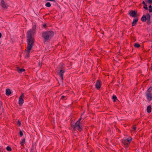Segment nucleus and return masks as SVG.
<instances>
[{
	"label": "nucleus",
	"instance_id": "5",
	"mask_svg": "<svg viewBox=\"0 0 152 152\" xmlns=\"http://www.w3.org/2000/svg\"><path fill=\"white\" fill-rule=\"evenodd\" d=\"M73 127L76 129L80 132H82L83 130V128L81 123L76 122L75 125H73Z\"/></svg>",
	"mask_w": 152,
	"mask_h": 152
},
{
	"label": "nucleus",
	"instance_id": "13",
	"mask_svg": "<svg viewBox=\"0 0 152 152\" xmlns=\"http://www.w3.org/2000/svg\"><path fill=\"white\" fill-rule=\"evenodd\" d=\"M11 92L10 91V89L7 88L6 90V94L7 96H9L11 94Z\"/></svg>",
	"mask_w": 152,
	"mask_h": 152
},
{
	"label": "nucleus",
	"instance_id": "39",
	"mask_svg": "<svg viewBox=\"0 0 152 152\" xmlns=\"http://www.w3.org/2000/svg\"><path fill=\"white\" fill-rule=\"evenodd\" d=\"M2 34H1L0 32V38L1 37Z\"/></svg>",
	"mask_w": 152,
	"mask_h": 152
},
{
	"label": "nucleus",
	"instance_id": "1",
	"mask_svg": "<svg viewBox=\"0 0 152 152\" xmlns=\"http://www.w3.org/2000/svg\"><path fill=\"white\" fill-rule=\"evenodd\" d=\"M36 24L35 23H33L31 29L28 31L27 32V41L34 42V39L33 37V35L36 32Z\"/></svg>",
	"mask_w": 152,
	"mask_h": 152
},
{
	"label": "nucleus",
	"instance_id": "23",
	"mask_svg": "<svg viewBox=\"0 0 152 152\" xmlns=\"http://www.w3.org/2000/svg\"><path fill=\"white\" fill-rule=\"evenodd\" d=\"M47 27V24L46 23H44L42 25V27L44 28H46Z\"/></svg>",
	"mask_w": 152,
	"mask_h": 152
},
{
	"label": "nucleus",
	"instance_id": "7",
	"mask_svg": "<svg viewBox=\"0 0 152 152\" xmlns=\"http://www.w3.org/2000/svg\"><path fill=\"white\" fill-rule=\"evenodd\" d=\"M130 16L134 18L135 19H138L137 12L134 10H131L129 13Z\"/></svg>",
	"mask_w": 152,
	"mask_h": 152
},
{
	"label": "nucleus",
	"instance_id": "16",
	"mask_svg": "<svg viewBox=\"0 0 152 152\" xmlns=\"http://www.w3.org/2000/svg\"><path fill=\"white\" fill-rule=\"evenodd\" d=\"M25 71V69H18V72L19 73H21L22 72H24Z\"/></svg>",
	"mask_w": 152,
	"mask_h": 152
},
{
	"label": "nucleus",
	"instance_id": "33",
	"mask_svg": "<svg viewBox=\"0 0 152 152\" xmlns=\"http://www.w3.org/2000/svg\"><path fill=\"white\" fill-rule=\"evenodd\" d=\"M65 97V96H62L61 97V99H64V97Z\"/></svg>",
	"mask_w": 152,
	"mask_h": 152
},
{
	"label": "nucleus",
	"instance_id": "2",
	"mask_svg": "<svg viewBox=\"0 0 152 152\" xmlns=\"http://www.w3.org/2000/svg\"><path fill=\"white\" fill-rule=\"evenodd\" d=\"M54 35L53 32L51 31H47L42 32V37L45 42L50 39Z\"/></svg>",
	"mask_w": 152,
	"mask_h": 152
},
{
	"label": "nucleus",
	"instance_id": "38",
	"mask_svg": "<svg viewBox=\"0 0 152 152\" xmlns=\"http://www.w3.org/2000/svg\"><path fill=\"white\" fill-rule=\"evenodd\" d=\"M151 69L152 71V64H151Z\"/></svg>",
	"mask_w": 152,
	"mask_h": 152
},
{
	"label": "nucleus",
	"instance_id": "26",
	"mask_svg": "<svg viewBox=\"0 0 152 152\" xmlns=\"http://www.w3.org/2000/svg\"><path fill=\"white\" fill-rule=\"evenodd\" d=\"M141 19H147L146 18V15H143Z\"/></svg>",
	"mask_w": 152,
	"mask_h": 152
},
{
	"label": "nucleus",
	"instance_id": "45",
	"mask_svg": "<svg viewBox=\"0 0 152 152\" xmlns=\"http://www.w3.org/2000/svg\"><path fill=\"white\" fill-rule=\"evenodd\" d=\"M148 20V21H150V19H149V20Z\"/></svg>",
	"mask_w": 152,
	"mask_h": 152
},
{
	"label": "nucleus",
	"instance_id": "41",
	"mask_svg": "<svg viewBox=\"0 0 152 152\" xmlns=\"http://www.w3.org/2000/svg\"><path fill=\"white\" fill-rule=\"evenodd\" d=\"M148 24H149V22L148 21Z\"/></svg>",
	"mask_w": 152,
	"mask_h": 152
},
{
	"label": "nucleus",
	"instance_id": "37",
	"mask_svg": "<svg viewBox=\"0 0 152 152\" xmlns=\"http://www.w3.org/2000/svg\"><path fill=\"white\" fill-rule=\"evenodd\" d=\"M18 124H19V125H20V122L19 121H18Z\"/></svg>",
	"mask_w": 152,
	"mask_h": 152
},
{
	"label": "nucleus",
	"instance_id": "34",
	"mask_svg": "<svg viewBox=\"0 0 152 152\" xmlns=\"http://www.w3.org/2000/svg\"><path fill=\"white\" fill-rule=\"evenodd\" d=\"M142 3V4H143L144 5H146L145 2V1H143Z\"/></svg>",
	"mask_w": 152,
	"mask_h": 152
},
{
	"label": "nucleus",
	"instance_id": "32",
	"mask_svg": "<svg viewBox=\"0 0 152 152\" xmlns=\"http://www.w3.org/2000/svg\"><path fill=\"white\" fill-rule=\"evenodd\" d=\"M132 129H133V130H134V131H135V130L136 129V127H135V126H133V127Z\"/></svg>",
	"mask_w": 152,
	"mask_h": 152
},
{
	"label": "nucleus",
	"instance_id": "28",
	"mask_svg": "<svg viewBox=\"0 0 152 152\" xmlns=\"http://www.w3.org/2000/svg\"><path fill=\"white\" fill-rule=\"evenodd\" d=\"M19 134L20 136H22L23 135V132L21 131H20V132Z\"/></svg>",
	"mask_w": 152,
	"mask_h": 152
},
{
	"label": "nucleus",
	"instance_id": "31",
	"mask_svg": "<svg viewBox=\"0 0 152 152\" xmlns=\"http://www.w3.org/2000/svg\"><path fill=\"white\" fill-rule=\"evenodd\" d=\"M81 119V118H80L76 122L80 123V121Z\"/></svg>",
	"mask_w": 152,
	"mask_h": 152
},
{
	"label": "nucleus",
	"instance_id": "25",
	"mask_svg": "<svg viewBox=\"0 0 152 152\" xmlns=\"http://www.w3.org/2000/svg\"><path fill=\"white\" fill-rule=\"evenodd\" d=\"M146 18L147 19H150V16L149 14H148L147 15H146Z\"/></svg>",
	"mask_w": 152,
	"mask_h": 152
},
{
	"label": "nucleus",
	"instance_id": "12",
	"mask_svg": "<svg viewBox=\"0 0 152 152\" xmlns=\"http://www.w3.org/2000/svg\"><path fill=\"white\" fill-rule=\"evenodd\" d=\"M151 106L149 105L148 106L147 108V111L148 113H150L151 112Z\"/></svg>",
	"mask_w": 152,
	"mask_h": 152
},
{
	"label": "nucleus",
	"instance_id": "6",
	"mask_svg": "<svg viewBox=\"0 0 152 152\" xmlns=\"http://www.w3.org/2000/svg\"><path fill=\"white\" fill-rule=\"evenodd\" d=\"M0 6L4 9H7L9 5L6 1H4V0H1Z\"/></svg>",
	"mask_w": 152,
	"mask_h": 152
},
{
	"label": "nucleus",
	"instance_id": "3",
	"mask_svg": "<svg viewBox=\"0 0 152 152\" xmlns=\"http://www.w3.org/2000/svg\"><path fill=\"white\" fill-rule=\"evenodd\" d=\"M27 48L24 52V56L25 58H28L30 55V50L31 49L33 46L34 42L27 41Z\"/></svg>",
	"mask_w": 152,
	"mask_h": 152
},
{
	"label": "nucleus",
	"instance_id": "44",
	"mask_svg": "<svg viewBox=\"0 0 152 152\" xmlns=\"http://www.w3.org/2000/svg\"><path fill=\"white\" fill-rule=\"evenodd\" d=\"M40 64H39V66H40Z\"/></svg>",
	"mask_w": 152,
	"mask_h": 152
},
{
	"label": "nucleus",
	"instance_id": "4",
	"mask_svg": "<svg viewBox=\"0 0 152 152\" xmlns=\"http://www.w3.org/2000/svg\"><path fill=\"white\" fill-rule=\"evenodd\" d=\"M132 140V138L130 137L127 139L122 140V142L124 145L125 147L128 148Z\"/></svg>",
	"mask_w": 152,
	"mask_h": 152
},
{
	"label": "nucleus",
	"instance_id": "15",
	"mask_svg": "<svg viewBox=\"0 0 152 152\" xmlns=\"http://www.w3.org/2000/svg\"><path fill=\"white\" fill-rule=\"evenodd\" d=\"M152 88L151 87H150L146 91V93H151V92L152 91Z\"/></svg>",
	"mask_w": 152,
	"mask_h": 152
},
{
	"label": "nucleus",
	"instance_id": "22",
	"mask_svg": "<svg viewBox=\"0 0 152 152\" xmlns=\"http://www.w3.org/2000/svg\"><path fill=\"white\" fill-rule=\"evenodd\" d=\"M113 99L114 102H115L116 99H117V97L116 96L113 95Z\"/></svg>",
	"mask_w": 152,
	"mask_h": 152
},
{
	"label": "nucleus",
	"instance_id": "40",
	"mask_svg": "<svg viewBox=\"0 0 152 152\" xmlns=\"http://www.w3.org/2000/svg\"><path fill=\"white\" fill-rule=\"evenodd\" d=\"M118 131L119 132H121V131L119 129H118Z\"/></svg>",
	"mask_w": 152,
	"mask_h": 152
},
{
	"label": "nucleus",
	"instance_id": "35",
	"mask_svg": "<svg viewBox=\"0 0 152 152\" xmlns=\"http://www.w3.org/2000/svg\"><path fill=\"white\" fill-rule=\"evenodd\" d=\"M143 22H146L147 20H141Z\"/></svg>",
	"mask_w": 152,
	"mask_h": 152
},
{
	"label": "nucleus",
	"instance_id": "42",
	"mask_svg": "<svg viewBox=\"0 0 152 152\" xmlns=\"http://www.w3.org/2000/svg\"><path fill=\"white\" fill-rule=\"evenodd\" d=\"M148 24H149V22L148 21Z\"/></svg>",
	"mask_w": 152,
	"mask_h": 152
},
{
	"label": "nucleus",
	"instance_id": "14",
	"mask_svg": "<svg viewBox=\"0 0 152 152\" xmlns=\"http://www.w3.org/2000/svg\"><path fill=\"white\" fill-rule=\"evenodd\" d=\"M138 20H134L132 23V26L135 25L137 22H138Z\"/></svg>",
	"mask_w": 152,
	"mask_h": 152
},
{
	"label": "nucleus",
	"instance_id": "24",
	"mask_svg": "<svg viewBox=\"0 0 152 152\" xmlns=\"http://www.w3.org/2000/svg\"><path fill=\"white\" fill-rule=\"evenodd\" d=\"M143 8L146 10H147L148 9L147 5V4L144 5L143 7Z\"/></svg>",
	"mask_w": 152,
	"mask_h": 152
},
{
	"label": "nucleus",
	"instance_id": "30",
	"mask_svg": "<svg viewBox=\"0 0 152 152\" xmlns=\"http://www.w3.org/2000/svg\"><path fill=\"white\" fill-rule=\"evenodd\" d=\"M24 95L23 94H22L21 96H20V97H21L22 98H23V97H24Z\"/></svg>",
	"mask_w": 152,
	"mask_h": 152
},
{
	"label": "nucleus",
	"instance_id": "10",
	"mask_svg": "<svg viewBox=\"0 0 152 152\" xmlns=\"http://www.w3.org/2000/svg\"><path fill=\"white\" fill-rule=\"evenodd\" d=\"M64 72H65L64 71L61 70L59 72L58 75L61 80H63V79L64 73Z\"/></svg>",
	"mask_w": 152,
	"mask_h": 152
},
{
	"label": "nucleus",
	"instance_id": "11",
	"mask_svg": "<svg viewBox=\"0 0 152 152\" xmlns=\"http://www.w3.org/2000/svg\"><path fill=\"white\" fill-rule=\"evenodd\" d=\"M24 102V100L23 98L21 97H19V104L21 106L22 105Z\"/></svg>",
	"mask_w": 152,
	"mask_h": 152
},
{
	"label": "nucleus",
	"instance_id": "27",
	"mask_svg": "<svg viewBox=\"0 0 152 152\" xmlns=\"http://www.w3.org/2000/svg\"><path fill=\"white\" fill-rule=\"evenodd\" d=\"M68 63L69 64V66H67V67H70L72 65V63L71 62H68Z\"/></svg>",
	"mask_w": 152,
	"mask_h": 152
},
{
	"label": "nucleus",
	"instance_id": "21",
	"mask_svg": "<svg viewBox=\"0 0 152 152\" xmlns=\"http://www.w3.org/2000/svg\"><path fill=\"white\" fill-rule=\"evenodd\" d=\"M149 11L150 12H152V7L151 5H150L149 6Z\"/></svg>",
	"mask_w": 152,
	"mask_h": 152
},
{
	"label": "nucleus",
	"instance_id": "8",
	"mask_svg": "<svg viewBox=\"0 0 152 152\" xmlns=\"http://www.w3.org/2000/svg\"><path fill=\"white\" fill-rule=\"evenodd\" d=\"M102 85V82L100 80H98L95 85V87L98 90H99Z\"/></svg>",
	"mask_w": 152,
	"mask_h": 152
},
{
	"label": "nucleus",
	"instance_id": "19",
	"mask_svg": "<svg viewBox=\"0 0 152 152\" xmlns=\"http://www.w3.org/2000/svg\"><path fill=\"white\" fill-rule=\"evenodd\" d=\"M6 150L7 151H12V149L11 147L9 146H7L6 148Z\"/></svg>",
	"mask_w": 152,
	"mask_h": 152
},
{
	"label": "nucleus",
	"instance_id": "17",
	"mask_svg": "<svg viewBox=\"0 0 152 152\" xmlns=\"http://www.w3.org/2000/svg\"><path fill=\"white\" fill-rule=\"evenodd\" d=\"M25 139H23L21 141H20V144H21V145H22L23 144L25 143Z\"/></svg>",
	"mask_w": 152,
	"mask_h": 152
},
{
	"label": "nucleus",
	"instance_id": "43",
	"mask_svg": "<svg viewBox=\"0 0 152 152\" xmlns=\"http://www.w3.org/2000/svg\"><path fill=\"white\" fill-rule=\"evenodd\" d=\"M147 0H145V1L148 2Z\"/></svg>",
	"mask_w": 152,
	"mask_h": 152
},
{
	"label": "nucleus",
	"instance_id": "20",
	"mask_svg": "<svg viewBox=\"0 0 152 152\" xmlns=\"http://www.w3.org/2000/svg\"><path fill=\"white\" fill-rule=\"evenodd\" d=\"M134 46L135 47L139 48L140 47V45L139 44L135 43L134 45Z\"/></svg>",
	"mask_w": 152,
	"mask_h": 152
},
{
	"label": "nucleus",
	"instance_id": "18",
	"mask_svg": "<svg viewBox=\"0 0 152 152\" xmlns=\"http://www.w3.org/2000/svg\"><path fill=\"white\" fill-rule=\"evenodd\" d=\"M45 5L46 7H50L51 6V5L50 2H48L46 3Z\"/></svg>",
	"mask_w": 152,
	"mask_h": 152
},
{
	"label": "nucleus",
	"instance_id": "36",
	"mask_svg": "<svg viewBox=\"0 0 152 152\" xmlns=\"http://www.w3.org/2000/svg\"><path fill=\"white\" fill-rule=\"evenodd\" d=\"M30 152H34V150L33 149H31V151Z\"/></svg>",
	"mask_w": 152,
	"mask_h": 152
},
{
	"label": "nucleus",
	"instance_id": "29",
	"mask_svg": "<svg viewBox=\"0 0 152 152\" xmlns=\"http://www.w3.org/2000/svg\"><path fill=\"white\" fill-rule=\"evenodd\" d=\"M148 3L150 4L152 3V0H148Z\"/></svg>",
	"mask_w": 152,
	"mask_h": 152
},
{
	"label": "nucleus",
	"instance_id": "9",
	"mask_svg": "<svg viewBox=\"0 0 152 152\" xmlns=\"http://www.w3.org/2000/svg\"><path fill=\"white\" fill-rule=\"evenodd\" d=\"M146 96L147 97V99L149 101H150L152 100V95L151 93H146Z\"/></svg>",
	"mask_w": 152,
	"mask_h": 152
}]
</instances>
